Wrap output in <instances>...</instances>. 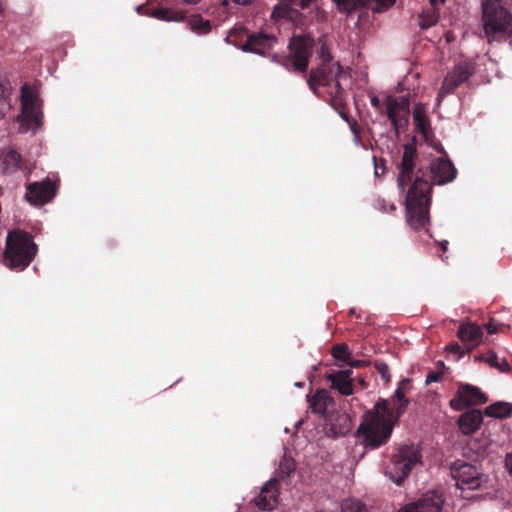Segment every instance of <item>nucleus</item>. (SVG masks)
Returning a JSON list of instances; mask_svg holds the SVG:
<instances>
[{"instance_id": "nucleus-1", "label": "nucleus", "mask_w": 512, "mask_h": 512, "mask_svg": "<svg viewBox=\"0 0 512 512\" xmlns=\"http://www.w3.org/2000/svg\"><path fill=\"white\" fill-rule=\"evenodd\" d=\"M457 175L454 164L442 157L434 159L427 173L421 167L415 172V179L406 196V216L408 224L414 230L425 228L429 223L432 185H444L452 182Z\"/></svg>"}, {"instance_id": "nucleus-2", "label": "nucleus", "mask_w": 512, "mask_h": 512, "mask_svg": "<svg viewBox=\"0 0 512 512\" xmlns=\"http://www.w3.org/2000/svg\"><path fill=\"white\" fill-rule=\"evenodd\" d=\"M320 64L316 69H312L307 80L311 90L317 91V87H328V93L331 99L337 103L344 100L345 91L340 84V78L343 76L342 67L338 62H333L328 47L322 44L319 50Z\"/></svg>"}, {"instance_id": "nucleus-3", "label": "nucleus", "mask_w": 512, "mask_h": 512, "mask_svg": "<svg viewBox=\"0 0 512 512\" xmlns=\"http://www.w3.org/2000/svg\"><path fill=\"white\" fill-rule=\"evenodd\" d=\"M394 425V422L373 408L364 414L355 436L365 449L375 450L389 441Z\"/></svg>"}, {"instance_id": "nucleus-4", "label": "nucleus", "mask_w": 512, "mask_h": 512, "mask_svg": "<svg viewBox=\"0 0 512 512\" xmlns=\"http://www.w3.org/2000/svg\"><path fill=\"white\" fill-rule=\"evenodd\" d=\"M511 23L512 14L502 0L482 2L483 31L489 43L508 40Z\"/></svg>"}, {"instance_id": "nucleus-5", "label": "nucleus", "mask_w": 512, "mask_h": 512, "mask_svg": "<svg viewBox=\"0 0 512 512\" xmlns=\"http://www.w3.org/2000/svg\"><path fill=\"white\" fill-rule=\"evenodd\" d=\"M37 254V245L30 233L22 230L9 231L6 237L4 263L13 270H24Z\"/></svg>"}, {"instance_id": "nucleus-6", "label": "nucleus", "mask_w": 512, "mask_h": 512, "mask_svg": "<svg viewBox=\"0 0 512 512\" xmlns=\"http://www.w3.org/2000/svg\"><path fill=\"white\" fill-rule=\"evenodd\" d=\"M422 455L420 450L411 445L401 446L397 453L392 457V466L386 470V475L400 486L410 474L412 468L421 462Z\"/></svg>"}, {"instance_id": "nucleus-7", "label": "nucleus", "mask_w": 512, "mask_h": 512, "mask_svg": "<svg viewBox=\"0 0 512 512\" xmlns=\"http://www.w3.org/2000/svg\"><path fill=\"white\" fill-rule=\"evenodd\" d=\"M450 473L456 481L457 488L462 490V496L465 498H472V496L465 494L466 491L481 489L488 482V476L479 472L476 466L461 460L452 463Z\"/></svg>"}, {"instance_id": "nucleus-8", "label": "nucleus", "mask_w": 512, "mask_h": 512, "mask_svg": "<svg viewBox=\"0 0 512 512\" xmlns=\"http://www.w3.org/2000/svg\"><path fill=\"white\" fill-rule=\"evenodd\" d=\"M409 385L410 381L408 379L401 380L394 395L391 397V401L379 399L374 409L396 424L407 409L409 400L406 398L405 393Z\"/></svg>"}, {"instance_id": "nucleus-9", "label": "nucleus", "mask_w": 512, "mask_h": 512, "mask_svg": "<svg viewBox=\"0 0 512 512\" xmlns=\"http://www.w3.org/2000/svg\"><path fill=\"white\" fill-rule=\"evenodd\" d=\"M314 39L309 34L293 35L290 38V67L294 71L305 73L312 55Z\"/></svg>"}, {"instance_id": "nucleus-10", "label": "nucleus", "mask_w": 512, "mask_h": 512, "mask_svg": "<svg viewBox=\"0 0 512 512\" xmlns=\"http://www.w3.org/2000/svg\"><path fill=\"white\" fill-rule=\"evenodd\" d=\"M317 0H290V22L296 26L307 25L313 21H323L325 12L318 6L311 8Z\"/></svg>"}, {"instance_id": "nucleus-11", "label": "nucleus", "mask_w": 512, "mask_h": 512, "mask_svg": "<svg viewBox=\"0 0 512 512\" xmlns=\"http://www.w3.org/2000/svg\"><path fill=\"white\" fill-rule=\"evenodd\" d=\"M474 73L475 65L472 62L462 61L456 64L444 78L438 93V99L440 100L447 94H452L461 84L468 81Z\"/></svg>"}, {"instance_id": "nucleus-12", "label": "nucleus", "mask_w": 512, "mask_h": 512, "mask_svg": "<svg viewBox=\"0 0 512 512\" xmlns=\"http://www.w3.org/2000/svg\"><path fill=\"white\" fill-rule=\"evenodd\" d=\"M56 190V182L47 177L42 181L28 184L24 198L33 206H42L55 197Z\"/></svg>"}, {"instance_id": "nucleus-13", "label": "nucleus", "mask_w": 512, "mask_h": 512, "mask_svg": "<svg viewBox=\"0 0 512 512\" xmlns=\"http://www.w3.org/2000/svg\"><path fill=\"white\" fill-rule=\"evenodd\" d=\"M487 401V396L478 387L471 384H460L455 396L450 400V407L453 410L461 411Z\"/></svg>"}, {"instance_id": "nucleus-14", "label": "nucleus", "mask_w": 512, "mask_h": 512, "mask_svg": "<svg viewBox=\"0 0 512 512\" xmlns=\"http://www.w3.org/2000/svg\"><path fill=\"white\" fill-rule=\"evenodd\" d=\"M417 158L418 153L416 144L414 142L405 144L403 147V155L401 161L397 166L399 170L397 185L401 192H404L406 186L412 181Z\"/></svg>"}, {"instance_id": "nucleus-15", "label": "nucleus", "mask_w": 512, "mask_h": 512, "mask_svg": "<svg viewBox=\"0 0 512 512\" xmlns=\"http://www.w3.org/2000/svg\"><path fill=\"white\" fill-rule=\"evenodd\" d=\"M351 430L352 420L345 412L331 410L324 418L323 432L327 437H343Z\"/></svg>"}, {"instance_id": "nucleus-16", "label": "nucleus", "mask_w": 512, "mask_h": 512, "mask_svg": "<svg viewBox=\"0 0 512 512\" xmlns=\"http://www.w3.org/2000/svg\"><path fill=\"white\" fill-rule=\"evenodd\" d=\"M443 503L442 495L432 491L423 494L418 501L409 503L398 512H441Z\"/></svg>"}, {"instance_id": "nucleus-17", "label": "nucleus", "mask_w": 512, "mask_h": 512, "mask_svg": "<svg viewBox=\"0 0 512 512\" xmlns=\"http://www.w3.org/2000/svg\"><path fill=\"white\" fill-rule=\"evenodd\" d=\"M351 369L334 370L325 373V379L330 382V387L340 395L350 396L354 393L353 378Z\"/></svg>"}, {"instance_id": "nucleus-18", "label": "nucleus", "mask_w": 512, "mask_h": 512, "mask_svg": "<svg viewBox=\"0 0 512 512\" xmlns=\"http://www.w3.org/2000/svg\"><path fill=\"white\" fill-rule=\"evenodd\" d=\"M278 496V481L276 478H272L264 484L253 502L259 510L271 511L278 504Z\"/></svg>"}, {"instance_id": "nucleus-19", "label": "nucleus", "mask_w": 512, "mask_h": 512, "mask_svg": "<svg viewBox=\"0 0 512 512\" xmlns=\"http://www.w3.org/2000/svg\"><path fill=\"white\" fill-rule=\"evenodd\" d=\"M386 114L395 130L399 128V120L409 113L410 101L407 97H393L388 95L384 101Z\"/></svg>"}, {"instance_id": "nucleus-20", "label": "nucleus", "mask_w": 512, "mask_h": 512, "mask_svg": "<svg viewBox=\"0 0 512 512\" xmlns=\"http://www.w3.org/2000/svg\"><path fill=\"white\" fill-rule=\"evenodd\" d=\"M277 42L275 36L263 32L253 33L247 37L246 42L241 46L243 52L263 55L266 50L273 47Z\"/></svg>"}, {"instance_id": "nucleus-21", "label": "nucleus", "mask_w": 512, "mask_h": 512, "mask_svg": "<svg viewBox=\"0 0 512 512\" xmlns=\"http://www.w3.org/2000/svg\"><path fill=\"white\" fill-rule=\"evenodd\" d=\"M307 401L311 411L323 418L330 413L329 409L335 406L334 398L326 389H317L313 395H307Z\"/></svg>"}, {"instance_id": "nucleus-22", "label": "nucleus", "mask_w": 512, "mask_h": 512, "mask_svg": "<svg viewBox=\"0 0 512 512\" xmlns=\"http://www.w3.org/2000/svg\"><path fill=\"white\" fill-rule=\"evenodd\" d=\"M43 113L37 109L23 110L17 116L19 122V132L35 134L42 126Z\"/></svg>"}, {"instance_id": "nucleus-23", "label": "nucleus", "mask_w": 512, "mask_h": 512, "mask_svg": "<svg viewBox=\"0 0 512 512\" xmlns=\"http://www.w3.org/2000/svg\"><path fill=\"white\" fill-rule=\"evenodd\" d=\"M483 420L482 412L478 409H470L458 419L459 429L463 434L471 435L480 427Z\"/></svg>"}, {"instance_id": "nucleus-24", "label": "nucleus", "mask_w": 512, "mask_h": 512, "mask_svg": "<svg viewBox=\"0 0 512 512\" xmlns=\"http://www.w3.org/2000/svg\"><path fill=\"white\" fill-rule=\"evenodd\" d=\"M457 336L462 342L469 343L472 347H475L481 342L483 332L477 324L466 322L459 326Z\"/></svg>"}, {"instance_id": "nucleus-25", "label": "nucleus", "mask_w": 512, "mask_h": 512, "mask_svg": "<svg viewBox=\"0 0 512 512\" xmlns=\"http://www.w3.org/2000/svg\"><path fill=\"white\" fill-rule=\"evenodd\" d=\"M22 156L15 150L10 149L3 154L2 172L11 175L22 169Z\"/></svg>"}, {"instance_id": "nucleus-26", "label": "nucleus", "mask_w": 512, "mask_h": 512, "mask_svg": "<svg viewBox=\"0 0 512 512\" xmlns=\"http://www.w3.org/2000/svg\"><path fill=\"white\" fill-rule=\"evenodd\" d=\"M12 87L9 80L0 75V119L12 108L11 104Z\"/></svg>"}, {"instance_id": "nucleus-27", "label": "nucleus", "mask_w": 512, "mask_h": 512, "mask_svg": "<svg viewBox=\"0 0 512 512\" xmlns=\"http://www.w3.org/2000/svg\"><path fill=\"white\" fill-rule=\"evenodd\" d=\"M512 413V405L507 402H495L485 408V414L494 418H506Z\"/></svg>"}, {"instance_id": "nucleus-28", "label": "nucleus", "mask_w": 512, "mask_h": 512, "mask_svg": "<svg viewBox=\"0 0 512 512\" xmlns=\"http://www.w3.org/2000/svg\"><path fill=\"white\" fill-rule=\"evenodd\" d=\"M188 26L193 32L199 35L208 34L212 29L210 20L204 19L201 15L198 14L192 15L189 18Z\"/></svg>"}, {"instance_id": "nucleus-29", "label": "nucleus", "mask_w": 512, "mask_h": 512, "mask_svg": "<svg viewBox=\"0 0 512 512\" xmlns=\"http://www.w3.org/2000/svg\"><path fill=\"white\" fill-rule=\"evenodd\" d=\"M440 14L437 8L428 7L423 9L419 15V26L422 30L428 29L434 26L439 20Z\"/></svg>"}, {"instance_id": "nucleus-30", "label": "nucleus", "mask_w": 512, "mask_h": 512, "mask_svg": "<svg viewBox=\"0 0 512 512\" xmlns=\"http://www.w3.org/2000/svg\"><path fill=\"white\" fill-rule=\"evenodd\" d=\"M148 16L168 22H180L183 19V16L180 13L165 7L152 10L149 12Z\"/></svg>"}, {"instance_id": "nucleus-31", "label": "nucleus", "mask_w": 512, "mask_h": 512, "mask_svg": "<svg viewBox=\"0 0 512 512\" xmlns=\"http://www.w3.org/2000/svg\"><path fill=\"white\" fill-rule=\"evenodd\" d=\"M331 355L335 360L347 364L352 357V352L346 343H339L331 347Z\"/></svg>"}, {"instance_id": "nucleus-32", "label": "nucleus", "mask_w": 512, "mask_h": 512, "mask_svg": "<svg viewBox=\"0 0 512 512\" xmlns=\"http://www.w3.org/2000/svg\"><path fill=\"white\" fill-rule=\"evenodd\" d=\"M413 120L416 129L422 133H426L430 123L428 117L425 114V110L420 105H416L414 108Z\"/></svg>"}, {"instance_id": "nucleus-33", "label": "nucleus", "mask_w": 512, "mask_h": 512, "mask_svg": "<svg viewBox=\"0 0 512 512\" xmlns=\"http://www.w3.org/2000/svg\"><path fill=\"white\" fill-rule=\"evenodd\" d=\"M20 104H21V111L36 109L33 91L27 83H25L21 87Z\"/></svg>"}, {"instance_id": "nucleus-34", "label": "nucleus", "mask_w": 512, "mask_h": 512, "mask_svg": "<svg viewBox=\"0 0 512 512\" xmlns=\"http://www.w3.org/2000/svg\"><path fill=\"white\" fill-rule=\"evenodd\" d=\"M271 18L275 24L281 20H288V0H281L274 6Z\"/></svg>"}, {"instance_id": "nucleus-35", "label": "nucleus", "mask_w": 512, "mask_h": 512, "mask_svg": "<svg viewBox=\"0 0 512 512\" xmlns=\"http://www.w3.org/2000/svg\"><path fill=\"white\" fill-rule=\"evenodd\" d=\"M341 512H368L366 506L359 500H344L341 506Z\"/></svg>"}, {"instance_id": "nucleus-36", "label": "nucleus", "mask_w": 512, "mask_h": 512, "mask_svg": "<svg viewBox=\"0 0 512 512\" xmlns=\"http://www.w3.org/2000/svg\"><path fill=\"white\" fill-rule=\"evenodd\" d=\"M476 361H483L490 364L492 367H500L498 356L494 351H489L486 355H477L475 356Z\"/></svg>"}, {"instance_id": "nucleus-37", "label": "nucleus", "mask_w": 512, "mask_h": 512, "mask_svg": "<svg viewBox=\"0 0 512 512\" xmlns=\"http://www.w3.org/2000/svg\"><path fill=\"white\" fill-rule=\"evenodd\" d=\"M374 367H375L376 371L380 374L382 380L385 383L390 382V380H391L390 369H389V366L386 363H384V362H375L374 363Z\"/></svg>"}, {"instance_id": "nucleus-38", "label": "nucleus", "mask_w": 512, "mask_h": 512, "mask_svg": "<svg viewBox=\"0 0 512 512\" xmlns=\"http://www.w3.org/2000/svg\"><path fill=\"white\" fill-rule=\"evenodd\" d=\"M443 371H429L428 374L426 375V379H425V383L428 385L432 382H439L442 380L443 378Z\"/></svg>"}, {"instance_id": "nucleus-39", "label": "nucleus", "mask_w": 512, "mask_h": 512, "mask_svg": "<svg viewBox=\"0 0 512 512\" xmlns=\"http://www.w3.org/2000/svg\"><path fill=\"white\" fill-rule=\"evenodd\" d=\"M373 160H374L375 175L379 176V175L384 174V172H385L384 160L381 159L380 163L378 162L376 157H373Z\"/></svg>"}, {"instance_id": "nucleus-40", "label": "nucleus", "mask_w": 512, "mask_h": 512, "mask_svg": "<svg viewBox=\"0 0 512 512\" xmlns=\"http://www.w3.org/2000/svg\"><path fill=\"white\" fill-rule=\"evenodd\" d=\"M447 352L449 353H458L460 356L464 355V351L458 342H452L446 347Z\"/></svg>"}, {"instance_id": "nucleus-41", "label": "nucleus", "mask_w": 512, "mask_h": 512, "mask_svg": "<svg viewBox=\"0 0 512 512\" xmlns=\"http://www.w3.org/2000/svg\"><path fill=\"white\" fill-rule=\"evenodd\" d=\"M500 326L498 323L494 322L493 319H491L487 324H486V329L488 331L489 334H494L496 332L499 331L500 329Z\"/></svg>"}, {"instance_id": "nucleus-42", "label": "nucleus", "mask_w": 512, "mask_h": 512, "mask_svg": "<svg viewBox=\"0 0 512 512\" xmlns=\"http://www.w3.org/2000/svg\"><path fill=\"white\" fill-rule=\"evenodd\" d=\"M283 450H284V454L282 456V459H281V462H280V468H281V471L284 472V473H287L288 472L286 471L288 469V466H287V454H288V448L286 446L283 447Z\"/></svg>"}, {"instance_id": "nucleus-43", "label": "nucleus", "mask_w": 512, "mask_h": 512, "mask_svg": "<svg viewBox=\"0 0 512 512\" xmlns=\"http://www.w3.org/2000/svg\"><path fill=\"white\" fill-rule=\"evenodd\" d=\"M347 365H349L351 368H360L366 366L367 362L364 360H354L351 357Z\"/></svg>"}, {"instance_id": "nucleus-44", "label": "nucleus", "mask_w": 512, "mask_h": 512, "mask_svg": "<svg viewBox=\"0 0 512 512\" xmlns=\"http://www.w3.org/2000/svg\"><path fill=\"white\" fill-rule=\"evenodd\" d=\"M500 367H496L500 372L503 373H510L512 371L511 366L508 364V362L503 359L501 362H499Z\"/></svg>"}, {"instance_id": "nucleus-45", "label": "nucleus", "mask_w": 512, "mask_h": 512, "mask_svg": "<svg viewBox=\"0 0 512 512\" xmlns=\"http://www.w3.org/2000/svg\"><path fill=\"white\" fill-rule=\"evenodd\" d=\"M370 103H371L372 107H374L378 111H381L382 104H381L380 99L377 96L374 95V96L370 97Z\"/></svg>"}, {"instance_id": "nucleus-46", "label": "nucleus", "mask_w": 512, "mask_h": 512, "mask_svg": "<svg viewBox=\"0 0 512 512\" xmlns=\"http://www.w3.org/2000/svg\"><path fill=\"white\" fill-rule=\"evenodd\" d=\"M505 464H506V467H507L510 475L512 476V452L507 455Z\"/></svg>"}, {"instance_id": "nucleus-47", "label": "nucleus", "mask_w": 512, "mask_h": 512, "mask_svg": "<svg viewBox=\"0 0 512 512\" xmlns=\"http://www.w3.org/2000/svg\"><path fill=\"white\" fill-rule=\"evenodd\" d=\"M135 10L138 14H141V15H148L149 12H146V7H145V4H140V5H137L135 7Z\"/></svg>"}, {"instance_id": "nucleus-48", "label": "nucleus", "mask_w": 512, "mask_h": 512, "mask_svg": "<svg viewBox=\"0 0 512 512\" xmlns=\"http://www.w3.org/2000/svg\"><path fill=\"white\" fill-rule=\"evenodd\" d=\"M429 2H430V7H435V8H437V7H436V6H437V4H438L439 2L444 3V2H445V0H429Z\"/></svg>"}, {"instance_id": "nucleus-49", "label": "nucleus", "mask_w": 512, "mask_h": 512, "mask_svg": "<svg viewBox=\"0 0 512 512\" xmlns=\"http://www.w3.org/2000/svg\"><path fill=\"white\" fill-rule=\"evenodd\" d=\"M447 245H448V242H447V241H445L444 243H442V244H441V250H442L443 252H445V251L447 250Z\"/></svg>"}, {"instance_id": "nucleus-50", "label": "nucleus", "mask_w": 512, "mask_h": 512, "mask_svg": "<svg viewBox=\"0 0 512 512\" xmlns=\"http://www.w3.org/2000/svg\"><path fill=\"white\" fill-rule=\"evenodd\" d=\"M233 33H234V30H231L230 35L226 36L225 41H226L227 43H230L229 38H230V36H232V35H233Z\"/></svg>"}, {"instance_id": "nucleus-51", "label": "nucleus", "mask_w": 512, "mask_h": 512, "mask_svg": "<svg viewBox=\"0 0 512 512\" xmlns=\"http://www.w3.org/2000/svg\"><path fill=\"white\" fill-rule=\"evenodd\" d=\"M185 3L192 4L196 3L198 0H183Z\"/></svg>"}, {"instance_id": "nucleus-52", "label": "nucleus", "mask_w": 512, "mask_h": 512, "mask_svg": "<svg viewBox=\"0 0 512 512\" xmlns=\"http://www.w3.org/2000/svg\"><path fill=\"white\" fill-rule=\"evenodd\" d=\"M438 366H440L441 368H445V365H444V362L443 361H439L437 363Z\"/></svg>"}, {"instance_id": "nucleus-53", "label": "nucleus", "mask_w": 512, "mask_h": 512, "mask_svg": "<svg viewBox=\"0 0 512 512\" xmlns=\"http://www.w3.org/2000/svg\"><path fill=\"white\" fill-rule=\"evenodd\" d=\"M359 384H360L361 386H363V387H365V386H366V383H365V380H364V379H361V380L359 381Z\"/></svg>"}, {"instance_id": "nucleus-54", "label": "nucleus", "mask_w": 512, "mask_h": 512, "mask_svg": "<svg viewBox=\"0 0 512 512\" xmlns=\"http://www.w3.org/2000/svg\"><path fill=\"white\" fill-rule=\"evenodd\" d=\"M288 432H289L288 427H285V428H284V433H285V434H288Z\"/></svg>"}, {"instance_id": "nucleus-55", "label": "nucleus", "mask_w": 512, "mask_h": 512, "mask_svg": "<svg viewBox=\"0 0 512 512\" xmlns=\"http://www.w3.org/2000/svg\"><path fill=\"white\" fill-rule=\"evenodd\" d=\"M295 386L300 387V386H301V384H300L299 382H296V383H295Z\"/></svg>"}, {"instance_id": "nucleus-56", "label": "nucleus", "mask_w": 512, "mask_h": 512, "mask_svg": "<svg viewBox=\"0 0 512 512\" xmlns=\"http://www.w3.org/2000/svg\"><path fill=\"white\" fill-rule=\"evenodd\" d=\"M293 469L294 468H292V466L290 465V468H289L290 473L292 472Z\"/></svg>"}, {"instance_id": "nucleus-57", "label": "nucleus", "mask_w": 512, "mask_h": 512, "mask_svg": "<svg viewBox=\"0 0 512 512\" xmlns=\"http://www.w3.org/2000/svg\"><path fill=\"white\" fill-rule=\"evenodd\" d=\"M512 512V511H511Z\"/></svg>"}]
</instances>
